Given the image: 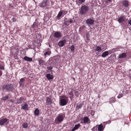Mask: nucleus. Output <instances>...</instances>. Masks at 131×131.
Here are the masks:
<instances>
[{
  "instance_id": "nucleus-1",
  "label": "nucleus",
  "mask_w": 131,
  "mask_h": 131,
  "mask_svg": "<svg viewBox=\"0 0 131 131\" xmlns=\"http://www.w3.org/2000/svg\"><path fill=\"white\" fill-rule=\"evenodd\" d=\"M68 101V97L64 96H61L60 97V105L63 106L66 105Z\"/></svg>"
},
{
  "instance_id": "nucleus-2",
  "label": "nucleus",
  "mask_w": 131,
  "mask_h": 131,
  "mask_svg": "<svg viewBox=\"0 0 131 131\" xmlns=\"http://www.w3.org/2000/svg\"><path fill=\"white\" fill-rule=\"evenodd\" d=\"M89 9L88 7L85 5H82L80 10V13L83 15L86 13Z\"/></svg>"
},
{
  "instance_id": "nucleus-3",
  "label": "nucleus",
  "mask_w": 131,
  "mask_h": 131,
  "mask_svg": "<svg viewBox=\"0 0 131 131\" xmlns=\"http://www.w3.org/2000/svg\"><path fill=\"white\" fill-rule=\"evenodd\" d=\"M9 120L6 118H0V125H6L8 124Z\"/></svg>"
},
{
  "instance_id": "nucleus-4",
  "label": "nucleus",
  "mask_w": 131,
  "mask_h": 131,
  "mask_svg": "<svg viewBox=\"0 0 131 131\" xmlns=\"http://www.w3.org/2000/svg\"><path fill=\"white\" fill-rule=\"evenodd\" d=\"M2 88L4 90H5L8 91H11L13 88V87L12 84H8L4 85L3 86Z\"/></svg>"
},
{
  "instance_id": "nucleus-5",
  "label": "nucleus",
  "mask_w": 131,
  "mask_h": 131,
  "mask_svg": "<svg viewBox=\"0 0 131 131\" xmlns=\"http://www.w3.org/2000/svg\"><path fill=\"white\" fill-rule=\"evenodd\" d=\"M65 117V115L63 114H59L57 117L56 119L59 122H61Z\"/></svg>"
},
{
  "instance_id": "nucleus-6",
  "label": "nucleus",
  "mask_w": 131,
  "mask_h": 131,
  "mask_svg": "<svg viewBox=\"0 0 131 131\" xmlns=\"http://www.w3.org/2000/svg\"><path fill=\"white\" fill-rule=\"evenodd\" d=\"M53 36L57 38H59L61 37V34L60 32L57 31L54 34Z\"/></svg>"
},
{
  "instance_id": "nucleus-7",
  "label": "nucleus",
  "mask_w": 131,
  "mask_h": 131,
  "mask_svg": "<svg viewBox=\"0 0 131 131\" xmlns=\"http://www.w3.org/2000/svg\"><path fill=\"white\" fill-rule=\"evenodd\" d=\"M86 22L88 25H92L94 23V20L90 18L86 20Z\"/></svg>"
},
{
  "instance_id": "nucleus-8",
  "label": "nucleus",
  "mask_w": 131,
  "mask_h": 131,
  "mask_svg": "<svg viewBox=\"0 0 131 131\" xmlns=\"http://www.w3.org/2000/svg\"><path fill=\"white\" fill-rule=\"evenodd\" d=\"M40 23L38 22L37 20H36L32 25V27L34 29L38 28V26L39 25Z\"/></svg>"
},
{
  "instance_id": "nucleus-9",
  "label": "nucleus",
  "mask_w": 131,
  "mask_h": 131,
  "mask_svg": "<svg viewBox=\"0 0 131 131\" xmlns=\"http://www.w3.org/2000/svg\"><path fill=\"white\" fill-rule=\"evenodd\" d=\"M83 122H81V123L82 124H86L90 121L89 119L87 117H85L83 119Z\"/></svg>"
},
{
  "instance_id": "nucleus-10",
  "label": "nucleus",
  "mask_w": 131,
  "mask_h": 131,
  "mask_svg": "<svg viewBox=\"0 0 131 131\" xmlns=\"http://www.w3.org/2000/svg\"><path fill=\"white\" fill-rule=\"evenodd\" d=\"M66 41L65 40H61L59 42L58 45L60 47H62L66 43Z\"/></svg>"
},
{
  "instance_id": "nucleus-11",
  "label": "nucleus",
  "mask_w": 131,
  "mask_h": 131,
  "mask_svg": "<svg viewBox=\"0 0 131 131\" xmlns=\"http://www.w3.org/2000/svg\"><path fill=\"white\" fill-rule=\"evenodd\" d=\"M111 51L110 50L105 51L102 53V56L104 58L105 57L108 55V53H111Z\"/></svg>"
},
{
  "instance_id": "nucleus-12",
  "label": "nucleus",
  "mask_w": 131,
  "mask_h": 131,
  "mask_svg": "<svg viewBox=\"0 0 131 131\" xmlns=\"http://www.w3.org/2000/svg\"><path fill=\"white\" fill-rule=\"evenodd\" d=\"M127 56V54L125 53H123L119 54L118 58H125Z\"/></svg>"
},
{
  "instance_id": "nucleus-13",
  "label": "nucleus",
  "mask_w": 131,
  "mask_h": 131,
  "mask_svg": "<svg viewBox=\"0 0 131 131\" xmlns=\"http://www.w3.org/2000/svg\"><path fill=\"white\" fill-rule=\"evenodd\" d=\"M125 18L123 16L120 17L118 19V21L119 23L123 22L125 20Z\"/></svg>"
},
{
  "instance_id": "nucleus-14",
  "label": "nucleus",
  "mask_w": 131,
  "mask_h": 131,
  "mask_svg": "<svg viewBox=\"0 0 131 131\" xmlns=\"http://www.w3.org/2000/svg\"><path fill=\"white\" fill-rule=\"evenodd\" d=\"M94 50L95 51L99 52L101 51L102 49L101 47L97 46L95 48Z\"/></svg>"
},
{
  "instance_id": "nucleus-15",
  "label": "nucleus",
  "mask_w": 131,
  "mask_h": 131,
  "mask_svg": "<svg viewBox=\"0 0 131 131\" xmlns=\"http://www.w3.org/2000/svg\"><path fill=\"white\" fill-rule=\"evenodd\" d=\"M129 2L126 0H125L123 2V5L125 7H127L128 6Z\"/></svg>"
},
{
  "instance_id": "nucleus-16",
  "label": "nucleus",
  "mask_w": 131,
  "mask_h": 131,
  "mask_svg": "<svg viewBox=\"0 0 131 131\" xmlns=\"http://www.w3.org/2000/svg\"><path fill=\"white\" fill-rule=\"evenodd\" d=\"M46 77L49 80H52L53 78V77L52 75L50 74H48L46 75Z\"/></svg>"
},
{
  "instance_id": "nucleus-17",
  "label": "nucleus",
  "mask_w": 131,
  "mask_h": 131,
  "mask_svg": "<svg viewBox=\"0 0 131 131\" xmlns=\"http://www.w3.org/2000/svg\"><path fill=\"white\" fill-rule=\"evenodd\" d=\"M85 0H77L76 3L77 4L79 5H81L84 2Z\"/></svg>"
},
{
  "instance_id": "nucleus-18",
  "label": "nucleus",
  "mask_w": 131,
  "mask_h": 131,
  "mask_svg": "<svg viewBox=\"0 0 131 131\" xmlns=\"http://www.w3.org/2000/svg\"><path fill=\"white\" fill-rule=\"evenodd\" d=\"M24 60L26 61H32V59L31 58L27 56H25L24 58Z\"/></svg>"
},
{
  "instance_id": "nucleus-19",
  "label": "nucleus",
  "mask_w": 131,
  "mask_h": 131,
  "mask_svg": "<svg viewBox=\"0 0 131 131\" xmlns=\"http://www.w3.org/2000/svg\"><path fill=\"white\" fill-rule=\"evenodd\" d=\"M97 129L98 130V131L96 130V131H102L103 130V127L102 124H100L98 125V127L97 128ZM94 131H95L94 130Z\"/></svg>"
},
{
  "instance_id": "nucleus-20",
  "label": "nucleus",
  "mask_w": 131,
  "mask_h": 131,
  "mask_svg": "<svg viewBox=\"0 0 131 131\" xmlns=\"http://www.w3.org/2000/svg\"><path fill=\"white\" fill-rule=\"evenodd\" d=\"M80 126V124H79L75 125L72 129V131H74L75 130L77 129Z\"/></svg>"
},
{
  "instance_id": "nucleus-21",
  "label": "nucleus",
  "mask_w": 131,
  "mask_h": 131,
  "mask_svg": "<svg viewBox=\"0 0 131 131\" xmlns=\"http://www.w3.org/2000/svg\"><path fill=\"white\" fill-rule=\"evenodd\" d=\"M47 2L45 1H43L40 4V6L42 7H45L47 5Z\"/></svg>"
},
{
  "instance_id": "nucleus-22",
  "label": "nucleus",
  "mask_w": 131,
  "mask_h": 131,
  "mask_svg": "<svg viewBox=\"0 0 131 131\" xmlns=\"http://www.w3.org/2000/svg\"><path fill=\"white\" fill-rule=\"evenodd\" d=\"M25 81L24 78H22L20 79L19 82V84L20 86H23Z\"/></svg>"
},
{
  "instance_id": "nucleus-23",
  "label": "nucleus",
  "mask_w": 131,
  "mask_h": 131,
  "mask_svg": "<svg viewBox=\"0 0 131 131\" xmlns=\"http://www.w3.org/2000/svg\"><path fill=\"white\" fill-rule=\"evenodd\" d=\"M38 61L39 62V64L40 65L43 64L44 63V61L43 60L40 59V58H38L37 59Z\"/></svg>"
},
{
  "instance_id": "nucleus-24",
  "label": "nucleus",
  "mask_w": 131,
  "mask_h": 131,
  "mask_svg": "<svg viewBox=\"0 0 131 131\" xmlns=\"http://www.w3.org/2000/svg\"><path fill=\"white\" fill-rule=\"evenodd\" d=\"M62 15H63L62 13V12H61V11H60L59 12L57 16V17L58 19H59L60 17Z\"/></svg>"
},
{
  "instance_id": "nucleus-25",
  "label": "nucleus",
  "mask_w": 131,
  "mask_h": 131,
  "mask_svg": "<svg viewBox=\"0 0 131 131\" xmlns=\"http://www.w3.org/2000/svg\"><path fill=\"white\" fill-rule=\"evenodd\" d=\"M116 101V100L115 98L112 97L111 98L110 100V103H113L115 102Z\"/></svg>"
},
{
  "instance_id": "nucleus-26",
  "label": "nucleus",
  "mask_w": 131,
  "mask_h": 131,
  "mask_svg": "<svg viewBox=\"0 0 131 131\" xmlns=\"http://www.w3.org/2000/svg\"><path fill=\"white\" fill-rule=\"evenodd\" d=\"M34 113L36 115H38L39 114V110L38 108H36L35 110Z\"/></svg>"
},
{
  "instance_id": "nucleus-27",
  "label": "nucleus",
  "mask_w": 131,
  "mask_h": 131,
  "mask_svg": "<svg viewBox=\"0 0 131 131\" xmlns=\"http://www.w3.org/2000/svg\"><path fill=\"white\" fill-rule=\"evenodd\" d=\"M69 49L71 50L72 52H73L74 51L75 47L74 46L72 45L69 48Z\"/></svg>"
},
{
  "instance_id": "nucleus-28",
  "label": "nucleus",
  "mask_w": 131,
  "mask_h": 131,
  "mask_svg": "<svg viewBox=\"0 0 131 131\" xmlns=\"http://www.w3.org/2000/svg\"><path fill=\"white\" fill-rule=\"evenodd\" d=\"M46 102L48 104H50L52 103V101L51 99L49 97L47 98Z\"/></svg>"
},
{
  "instance_id": "nucleus-29",
  "label": "nucleus",
  "mask_w": 131,
  "mask_h": 131,
  "mask_svg": "<svg viewBox=\"0 0 131 131\" xmlns=\"http://www.w3.org/2000/svg\"><path fill=\"white\" fill-rule=\"evenodd\" d=\"M28 105L27 104H25L22 107V108L25 110H27V109Z\"/></svg>"
},
{
  "instance_id": "nucleus-30",
  "label": "nucleus",
  "mask_w": 131,
  "mask_h": 131,
  "mask_svg": "<svg viewBox=\"0 0 131 131\" xmlns=\"http://www.w3.org/2000/svg\"><path fill=\"white\" fill-rule=\"evenodd\" d=\"M28 126V124L27 123H24L23 124V126L24 128H26Z\"/></svg>"
},
{
  "instance_id": "nucleus-31",
  "label": "nucleus",
  "mask_w": 131,
  "mask_h": 131,
  "mask_svg": "<svg viewBox=\"0 0 131 131\" xmlns=\"http://www.w3.org/2000/svg\"><path fill=\"white\" fill-rule=\"evenodd\" d=\"M51 53V51L50 50H48L47 51L45 52L44 53V54L46 56L47 55H49Z\"/></svg>"
},
{
  "instance_id": "nucleus-32",
  "label": "nucleus",
  "mask_w": 131,
  "mask_h": 131,
  "mask_svg": "<svg viewBox=\"0 0 131 131\" xmlns=\"http://www.w3.org/2000/svg\"><path fill=\"white\" fill-rule=\"evenodd\" d=\"M61 11L62 13L63 16L66 14L68 12V11H67L65 10H61Z\"/></svg>"
},
{
  "instance_id": "nucleus-33",
  "label": "nucleus",
  "mask_w": 131,
  "mask_h": 131,
  "mask_svg": "<svg viewBox=\"0 0 131 131\" xmlns=\"http://www.w3.org/2000/svg\"><path fill=\"white\" fill-rule=\"evenodd\" d=\"M8 98V96H6L5 97L2 98V100L4 101H5Z\"/></svg>"
},
{
  "instance_id": "nucleus-34",
  "label": "nucleus",
  "mask_w": 131,
  "mask_h": 131,
  "mask_svg": "<svg viewBox=\"0 0 131 131\" xmlns=\"http://www.w3.org/2000/svg\"><path fill=\"white\" fill-rule=\"evenodd\" d=\"M69 20L70 24L72 23L74 21V20L73 18L71 19H69Z\"/></svg>"
},
{
  "instance_id": "nucleus-35",
  "label": "nucleus",
  "mask_w": 131,
  "mask_h": 131,
  "mask_svg": "<svg viewBox=\"0 0 131 131\" xmlns=\"http://www.w3.org/2000/svg\"><path fill=\"white\" fill-rule=\"evenodd\" d=\"M82 105L83 104H81L79 105H77V107L78 108H80L82 107Z\"/></svg>"
},
{
  "instance_id": "nucleus-36",
  "label": "nucleus",
  "mask_w": 131,
  "mask_h": 131,
  "mask_svg": "<svg viewBox=\"0 0 131 131\" xmlns=\"http://www.w3.org/2000/svg\"><path fill=\"white\" fill-rule=\"evenodd\" d=\"M65 23V24L67 25H69V24H70L69 20L68 21H66Z\"/></svg>"
},
{
  "instance_id": "nucleus-37",
  "label": "nucleus",
  "mask_w": 131,
  "mask_h": 131,
  "mask_svg": "<svg viewBox=\"0 0 131 131\" xmlns=\"http://www.w3.org/2000/svg\"><path fill=\"white\" fill-rule=\"evenodd\" d=\"M123 96L122 94H119L117 96V98H120Z\"/></svg>"
},
{
  "instance_id": "nucleus-38",
  "label": "nucleus",
  "mask_w": 131,
  "mask_h": 131,
  "mask_svg": "<svg viewBox=\"0 0 131 131\" xmlns=\"http://www.w3.org/2000/svg\"><path fill=\"white\" fill-rule=\"evenodd\" d=\"M91 114L93 116L95 112L94 111L92 110L91 112Z\"/></svg>"
},
{
  "instance_id": "nucleus-39",
  "label": "nucleus",
  "mask_w": 131,
  "mask_h": 131,
  "mask_svg": "<svg viewBox=\"0 0 131 131\" xmlns=\"http://www.w3.org/2000/svg\"><path fill=\"white\" fill-rule=\"evenodd\" d=\"M86 39L87 40H89L90 39L89 38V36L87 34H86Z\"/></svg>"
},
{
  "instance_id": "nucleus-40",
  "label": "nucleus",
  "mask_w": 131,
  "mask_h": 131,
  "mask_svg": "<svg viewBox=\"0 0 131 131\" xmlns=\"http://www.w3.org/2000/svg\"><path fill=\"white\" fill-rule=\"evenodd\" d=\"M4 67L2 65L0 64V69H4Z\"/></svg>"
},
{
  "instance_id": "nucleus-41",
  "label": "nucleus",
  "mask_w": 131,
  "mask_h": 131,
  "mask_svg": "<svg viewBox=\"0 0 131 131\" xmlns=\"http://www.w3.org/2000/svg\"><path fill=\"white\" fill-rule=\"evenodd\" d=\"M129 77L131 78V71H129Z\"/></svg>"
},
{
  "instance_id": "nucleus-42",
  "label": "nucleus",
  "mask_w": 131,
  "mask_h": 131,
  "mask_svg": "<svg viewBox=\"0 0 131 131\" xmlns=\"http://www.w3.org/2000/svg\"><path fill=\"white\" fill-rule=\"evenodd\" d=\"M120 47H118L116 48H115L114 49H115V50H118L119 49H120Z\"/></svg>"
},
{
  "instance_id": "nucleus-43",
  "label": "nucleus",
  "mask_w": 131,
  "mask_h": 131,
  "mask_svg": "<svg viewBox=\"0 0 131 131\" xmlns=\"http://www.w3.org/2000/svg\"><path fill=\"white\" fill-rule=\"evenodd\" d=\"M52 69V68L51 67H49L48 68V69L49 70H51Z\"/></svg>"
},
{
  "instance_id": "nucleus-44",
  "label": "nucleus",
  "mask_w": 131,
  "mask_h": 131,
  "mask_svg": "<svg viewBox=\"0 0 131 131\" xmlns=\"http://www.w3.org/2000/svg\"><path fill=\"white\" fill-rule=\"evenodd\" d=\"M12 20L13 21H16V19L14 18H13L12 19Z\"/></svg>"
},
{
  "instance_id": "nucleus-45",
  "label": "nucleus",
  "mask_w": 131,
  "mask_h": 131,
  "mask_svg": "<svg viewBox=\"0 0 131 131\" xmlns=\"http://www.w3.org/2000/svg\"><path fill=\"white\" fill-rule=\"evenodd\" d=\"M128 23L129 24L131 25V20L129 21Z\"/></svg>"
},
{
  "instance_id": "nucleus-46",
  "label": "nucleus",
  "mask_w": 131,
  "mask_h": 131,
  "mask_svg": "<svg viewBox=\"0 0 131 131\" xmlns=\"http://www.w3.org/2000/svg\"><path fill=\"white\" fill-rule=\"evenodd\" d=\"M2 74V72L0 71V76H1Z\"/></svg>"
},
{
  "instance_id": "nucleus-47",
  "label": "nucleus",
  "mask_w": 131,
  "mask_h": 131,
  "mask_svg": "<svg viewBox=\"0 0 131 131\" xmlns=\"http://www.w3.org/2000/svg\"><path fill=\"white\" fill-rule=\"evenodd\" d=\"M108 123H111V121H110V120H109V121H108Z\"/></svg>"
},
{
  "instance_id": "nucleus-48",
  "label": "nucleus",
  "mask_w": 131,
  "mask_h": 131,
  "mask_svg": "<svg viewBox=\"0 0 131 131\" xmlns=\"http://www.w3.org/2000/svg\"><path fill=\"white\" fill-rule=\"evenodd\" d=\"M129 29L130 30H131V26L129 28Z\"/></svg>"
}]
</instances>
